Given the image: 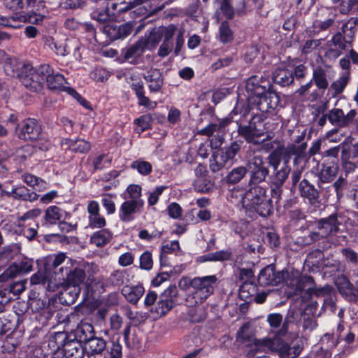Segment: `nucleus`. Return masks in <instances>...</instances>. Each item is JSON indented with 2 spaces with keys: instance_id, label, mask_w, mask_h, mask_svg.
Returning <instances> with one entry per match:
<instances>
[{
  "instance_id": "1",
  "label": "nucleus",
  "mask_w": 358,
  "mask_h": 358,
  "mask_svg": "<svg viewBox=\"0 0 358 358\" xmlns=\"http://www.w3.org/2000/svg\"><path fill=\"white\" fill-rule=\"evenodd\" d=\"M248 106L256 108L262 113H269L276 109L280 103L279 94L272 90L268 81L257 76L250 77L245 84Z\"/></svg>"
},
{
  "instance_id": "2",
  "label": "nucleus",
  "mask_w": 358,
  "mask_h": 358,
  "mask_svg": "<svg viewBox=\"0 0 358 358\" xmlns=\"http://www.w3.org/2000/svg\"><path fill=\"white\" fill-rule=\"evenodd\" d=\"M108 6H104L101 10H96L91 13L92 19L101 23H106L103 28V33L110 41L124 40L129 36L134 29L136 23L129 21L122 24L115 22H108L110 19Z\"/></svg>"
},
{
  "instance_id": "3",
  "label": "nucleus",
  "mask_w": 358,
  "mask_h": 358,
  "mask_svg": "<svg viewBox=\"0 0 358 358\" xmlns=\"http://www.w3.org/2000/svg\"><path fill=\"white\" fill-rule=\"evenodd\" d=\"M265 119L262 114H251L245 110L238 120H235L238 136L249 144L258 145V138L263 135L260 128Z\"/></svg>"
},
{
  "instance_id": "4",
  "label": "nucleus",
  "mask_w": 358,
  "mask_h": 358,
  "mask_svg": "<svg viewBox=\"0 0 358 358\" xmlns=\"http://www.w3.org/2000/svg\"><path fill=\"white\" fill-rule=\"evenodd\" d=\"M341 224L336 213L331 214L327 217L316 220L312 224L313 231H310L307 236L301 238V241H299V238L298 243L308 245L331 234H336L340 231Z\"/></svg>"
},
{
  "instance_id": "5",
  "label": "nucleus",
  "mask_w": 358,
  "mask_h": 358,
  "mask_svg": "<svg viewBox=\"0 0 358 358\" xmlns=\"http://www.w3.org/2000/svg\"><path fill=\"white\" fill-rule=\"evenodd\" d=\"M217 280L215 275L194 278L192 290L186 298L189 306H194L203 303L213 294Z\"/></svg>"
},
{
  "instance_id": "6",
  "label": "nucleus",
  "mask_w": 358,
  "mask_h": 358,
  "mask_svg": "<svg viewBox=\"0 0 358 358\" xmlns=\"http://www.w3.org/2000/svg\"><path fill=\"white\" fill-rule=\"evenodd\" d=\"M45 66L46 64H43L34 68L31 63H24L19 69L17 77L27 90L38 93L44 87L45 72L42 71Z\"/></svg>"
},
{
  "instance_id": "7",
  "label": "nucleus",
  "mask_w": 358,
  "mask_h": 358,
  "mask_svg": "<svg viewBox=\"0 0 358 358\" xmlns=\"http://www.w3.org/2000/svg\"><path fill=\"white\" fill-rule=\"evenodd\" d=\"M243 141L236 139L218 150L214 151L210 159V169L213 173L220 171L227 163L236 161V157L240 152Z\"/></svg>"
},
{
  "instance_id": "8",
  "label": "nucleus",
  "mask_w": 358,
  "mask_h": 358,
  "mask_svg": "<svg viewBox=\"0 0 358 358\" xmlns=\"http://www.w3.org/2000/svg\"><path fill=\"white\" fill-rule=\"evenodd\" d=\"M76 260L68 259L66 266L59 268L61 276H58V280L62 281V284L80 288L86 278L85 269L76 266Z\"/></svg>"
},
{
  "instance_id": "9",
  "label": "nucleus",
  "mask_w": 358,
  "mask_h": 358,
  "mask_svg": "<svg viewBox=\"0 0 358 358\" xmlns=\"http://www.w3.org/2000/svg\"><path fill=\"white\" fill-rule=\"evenodd\" d=\"M42 72H45V81L47 88L50 91L56 94L66 92L69 94L70 90H73L64 76L55 71L51 65L46 64V66L43 68Z\"/></svg>"
},
{
  "instance_id": "10",
  "label": "nucleus",
  "mask_w": 358,
  "mask_h": 358,
  "mask_svg": "<svg viewBox=\"0 0 358 358\" xmlns=\"http://www.w3.org/2000/svg\"><path fill=\"white\" fill-rule=\"evenodd\" d=\"M318 248L313 250L306 255L304 265L310 272H318L328 266L329 258H324V251L331 247L330 243L324 239L318 244Z\"/></svg>"
},
{
  "instance_id": "11",
  "label": "nucleus",
  "mask_w": 358,
  "mask_h": 358,
  "mask_svg": "<svg viewBox=\"0 0 358 358\" xmlns=\"http://www.w3.org/2000/svg\"><path fill=\"white\" fill-rule=\"evenodd\" d=\"M250 179L248 184L260 185L269 176V169L266 162L261 155L254 156L248 164Z\"/></svg>"
},
{
  "instance_id": "12",
  "label": "nucleus",
  "mask_w": 358,
  "mask_h": 358,
  "mask_svg": "<svg viewBox=\"0 0 358 358\" xmlns=\"http://www.w3.org/2000/svg\"><path fill=\"white\" fill-rule=\"evenodd\" d=\"M178 295V287L176 285H170L159 296V301L151 311L156 313L159 316L166 315L175 306L176 300Z\"/></svg>"
},
{
  "instance_id": "13",
  "label": "nucleus",
  "mask_w": 358,
  "mask_h": 358,
  "mask_svg": "<svg viewBox=\"0 0 358 358\" xmlns=\"http://www.w3.org/2000/svg\"><path fill=\"white\" fill-rule=\"evenodd\" d=\"M16 132L20 139L33 142L41 135L42 126L35 118L29 117L17 124Z\"/></svg>"
},
{
  "instance_id": "14",
  "label": "nucleus",
  "mask_w": 358,
  "mask_h": 358,
  "mask_svg": "<svg viewBox=\"0 0 358 358\" xmlns=\"http://www.w3.org/2000/svg\"><path fill=\"white\" fill-rule=\"evenodd\" d=\"M298 194L303 201L314 207H319L322 202L320 191L308 179L303 178L297 187Z\"/></svg>"
},
{
  "instance_id": "15",
  "label": "nucleus",
  "mask_w": 358,
  "mask_h": 358,
  "mask_svg": "<svg viewBox=\"0 0 358 358\" xmlns=\"http://www.w3.org/2000/svg\"><path fill=\"white\" fill-rule=\"evenodd\" d=\"M291 167L282 166L280 169L273 171L270 176V192L271 196L278 202L281 199L283 192V185L290 174Z\"/></svg>"
},
{
  "instance_id": "16",
  "label": "nucleus",
  "mask_w": 358,
  "mask_h": 358,
  "mask_svg": "<svg viewBox=\"0 0 358 358\" xmlns=\"http://www.w3.org/2000/svg\"><path fill=\"white\" fill-rule=\"evenodd\" d=\"M34 260L27 257H22L18 262L11 264L1 275L0 282L7 281L10 278H15L17 275L26 274L33 271Z\"/></svg>"
},
{
  "instance_id": "17",
  "label": "nucleus",
  "mask_w": 358,
  "mask_h": 358,
  "mask_svg": "<svg viewBox=\"0 0 358 358\" xmlns=\"http://www.w3.org/2000/svg\"><path fill=\"white\" fill-rule=\"evenodd\" d=\"M71 335L66 331L48 332L43 348H48L47 354L56 355L63 351Z\"/></svg>"
},
{
  "instance_id": "18",
  "label": "nucleus",
  "mask_w": 358,
  "mask_h": 358,
  "mask_svg": "<svg viewBox=\"0 0 358 358\" xmlns=\"http://www.w3.org/2000/svg\"><path fill=\"white\" fill-rule=\"evenodd\" d=\"M285 275H288L287 272L277 271L274 264H269L261 269L257 281L262 287L274 286L282 282Z\"/></svg>"
},
{
  "instance_id": "19",
  "label": "nucleus",
  "mask_w": 358,
  "mask_h": 358,
  "mask_svg": "<svg viewBox=\"0 0 358 358\" xmlns=\"http://www.w3.org/2000/svg\"><path fill=\"white\" fill-rule=\"evenodd\" d=\"M338 171V164L328 159L322 160L318 171L315 174L317 178L316 181L317 187L322 189L324 184L332 182L336 178Z\"/></svg>"
},
{
  "instance_id": "20",
  "label": "nucleus",
  "mask_w": 358,
  "mask_h": 358,
  "mask_svg": "<svg viewBox=\"0 0 358 358\" xmlns=\"http://www.w3.org/2000/svg\"><path fill=\"white\" fill-rule=\"evenodd\" d=\"M147 50L138 38L134 43L121 49L120 59L122 62H128L130 64L137 65L142 60L143 53Z\"/></svg>"
},
{
  "instance_id": "21",
  "label": "nucleus",
  "mask_w": 358,
  "mask_h": 358,
  "mask_svg": "<svg viewBox=\"0 0 358 358\" xmlns=\"http://www.w3.org/2000/svg\"><path fill=\"white\" fill-rule=\"evenodd\" d=\"M312 81L317 87V89L314 90L310 94L309 99L313 102L320 99L329 87V81L325 70L321 66H317L313 69Z\"/></svg>"
},
{
  "instance_id": "22",
  "label": "nucleus",
  "mask_w": 358,
  "mask_h": 358,
  "mask_svg": "<svg viewBox=\"0 0 358 358\" xmlns=\"http://www.w3.org/2000/svg\"><path fill=\"white\" fill-rule=\"evenodd\" d=\"M307 148V143H302L300 145L294 143L288 144L286 148H283L282 160L283 164L282 166L290 167L289 166L292 156H294L293 159L294 165H297L301 159L306 157V150Z\"/></svg>"
},
{
  "instance_id": "23",
  "label": "nucleus",
  "mask_w": 358,
  "mask_h": 358,
  "mask_svg": "<svg viewBox=\"0 0 358 358\" xmlns=\"http://www.w3.org/2000/svg\"><path fill=\"white\" fill-rule=\"evenodd\" d=\"M61 145L66 146L65 150L73 153L86 154L92 148L91 143L84 138L77 137L76 138H64Z\"/></svg>"
},
{
  "instance_id": "24",
  "label": "nucleus",
  "mask_w": 358,
  "mask_h": 358,
  "mask_svg": "<svg viewBox=\"0 0 358 358\" xmlns=\"http://www.w3.org/2000/svg\"><path fill=\"white\" fill-rule=\"evenodd\" d=\"M273 82L280 87H288L294 83V77L291 72L290 66L282 64L272 73Z\"/></svg>"
},
{
  "instance_id": "25",
  "label": "nucleus",
  "mask_w": 358,
  "mask_h": 358,
  "mask_svg": "<svg viewBox=\"0 0 358 358\" xmlns=\"http://www.w3.org/2000/svg\"><path fill=\"white\" fill-rule=\"evenodd\" d=\"M335 285L339 293L348 301L356 302L358 296L355 294L353 284L350 281L348 277L344 275L338 276L336 279Z\"/></svg>"
},
{
  "instance_id": "26",
  "label": "nucleus",
  "mask_w": 358,
  "mask_h": 358,
  "mask_svg": "<svg viewBox=\"0 0 358 358\" xmlns=\"http://www.w3.org/2000/svg\"><path fill=\"white\" fill-rule=\"evenodd\" d=\"M248 189L245 192L244 199L246 203V208H248L254 203H257L258 201L268 195V189L265 186L261 185L248 184Z\"/></svg>"
},
{
  "instance_id": "27",
  "label": "nucleus",
  "mask_w": 358,
  "mask_h": 358,
  "mask_svg": "<svg viewBox=\"0 0 358 358\" xmlns=\"http://www.w3.org/2000/svg\"><path fill=\"white\" fill-rule=\"evenodd\" d=\"M273 199L271 194H268L258 201L257 203H254L247 209L255 212L262 217L267 218L273 213L274 206Z\"/></svg>"
},
{
  "instance_id": "28",
  "label": "nucleus",
  "mask_w": 358,
  "mask_h": 358,
  "mask_svg": "<svg viewBox=\"0 0 358 358\" xmlns=\"http://www.w3.org/2000/svg\"><path fill=\"white\" fill-rule=\"evenodd\" d=\"M139 39L146 50H154L162 41L159 27H149L145 32L144 36H141Z\"/></svg>"
},
{
  "instance_id": "29",
  "label": "nucleus",
  "mask_w": 358,
  "mask_h": 358,
  "mask_svg": "<svg viewBox=\"0 0 358 358\" xmlns=\"http://www.w3.org/2000/svg\"><path fill=\"white\" fill-rule=\"evenodd\" d=\"M303 316L302 309L296 306H290L287 310V315L285 317L284 322L282 323L281 329L279 330L278 334L285 336L288 332L289 326L290 324H298L301 322V317Z\"/></svg>"
},
{
  "instance_id": "30",
  "label": "nucleus",
  "mask_w": 358,
  "mask_h": 358,
  "mask_svg": "<svg viewBox=\"0 0 358 358\" xmlns=\"http://www.w3.org/2000/svg\"><path fill=\"white\" fill-rule=\"evenodd\" d=\"M68 259L70 258L68 257L65 253L59 252L44 259L43 264L46 267L48 271H50L52 276L55 275V280H58V276H61V275H59V273H60V270L58 267L63 263L66 264Z\"/></svg>"
},
{
  "instance_id": "31",
  "label": "nucleus",
  "mask_w": 358,
  "mask_h": 358,
  "mask_svg": "<svg viewBox=\"0 0 358 358\" xmlns=\"http://www.w3.org/2000/svg\"><path fill=\"white\" fill-rule=\"evenodd\" d=\"M130 87L138 99L137 103L139 106H143L148 109H153L156 107V102H152L149 97L145 96V91L143 81L138 80L137 82L132 83Z\"/></svg>"
},
{
  "instance_id": "32",
  "label": "nucleus",
  "mask_w": 358,
  "mask_h": 358,
  "mask_svg": "<svg viewBox=\"0 0 358 358\" xmlns=\"http://www.w3.org/2000/svg\"><path fill=\"white\" fill-rule=\"evenodd\" d=\"M73 333V338L83 345L85 344L90 337L96 334L93 325L83 321L77 325Z\"/></svg>"
},
{
  "instance_id": "33",
  "label": "nucleus",
  "mask_w": 358,
  "mask_h": 358,
  "mask_svg": "<svg viewBox=\"0 0 358 358\" xmlns=\"http://www.w3.org/2000/svg\"><path fill=\"white\" fill-rule=\"evenodd\" d=\"M80 288L64 284L63 289L58 295L59 302L64 306H71L78 299Z\"/></svg>"
},
{
  "instance_id": "34",
  "label": "nucleus",
  "mask_w": 358,
  "mask_h": 358,
  "mask_svg": "<svg viewBox=\"0 0 358 358\" xmlns=\"http://www.w3.org/2000/svg\"><path fill=\"white\" fill-rule=\"evenodd\" d=\"M62 352L69 358H83L86 354L84 345L73 339L71 335Z\"/></svg>"
},
{
  "instance_id": "35",
  "label": "nucleus",
  "mask_w": 358,
  "mask_h": 358,
  "mask_svg": "<svg viewBox=\"0 0 358 358\" xmlns=\"http://www.w3.org/2000/svg\"><path fill=\"white\" fill-rule=\"evenodd\" d=\"M287 277L289 279L287 280L286 283L288 286L292 287L296 294L306 291L308 285L312 286L314 284V278L311 275H299L292 278L288 274Z\"/></svg>"
},
{
  "instance_id": "36",
  "label": "nucleus",
  "mask_w": 358,
  "mask_h": 358,
  "mask_svg": "<svg viewBox=\"0 0 358 358\" xmlns=\"http://www.w3.org/2000/svg\"><path fill=\"white\" fill-rule=\"evenodd\" d=\"M334 289L333 286L327 284L323 287H317L314 282L312 286L306 289L304 295L302 296V300L305 301L306 297H308V299H313V296L322 298V299H324L326 296L329 295L330 292L333 293Z\"/></svg>"
},
{
  "instance_id": "37",
  "label": "nucleus",
  "mask_w": 358,
  "mask_h": 358,
  "mask_svg": "<svg viewBox=\"0 0 358 358\" xmlns=\"http://www.w3.org/2000/svg\"><path fill=\"white\" fill-rule=\"evenodd\" d=\"M145 293V289L142 285L135 286L126 285L122 287L121 294L131 304L136 305Z\"/></svg>"
},
{
  "instance_id": "38",
  "label": "nucleus",
  "mask_w": 358,
  "mask_h": 358,
  "mask_svg": "<svg viewBox=\"0 0 358 358\" xmlns=\"http://www.w3.org/2000/svg\"><path fill=\"white\" fill-rule=\"evenodd\" d=\"M64 211L57 206H50L45 210L43 225L50 226L57 224L63 219Z\"/></svg>"
},
{
  "instance_id": "39",
  "label": "nucleus",
  "mask_w": 358,
  "mask_h": 358,
  "mask_svg": "<svg viewBox=\"0 0 358 358\" xmlns=\"http://www.w3.org/2000/svg\"><path fill=\"white\" fill-rule=\"evenodd\" d=\"M5 285L2 290H0V296H5L6 293H12L14 295L20 294L26 288L27 280H14V278H10L4 281Z\"/></svg>"
},
{
  "instance_id": "40",
  "label": "nucleus",
  "mask_w": 358,
  "mask_h": 358,
  "mask_svg": "<svg viewBox=\"0 0 358 358\" xmlns=\"http://www.w3.org/2000/svg\"><path fill=\"white\" fill-rule=\"evenodd\" d=\"M138 213L136 209L135 203L129 200L124 201L119 209V219L122 222H131L134 220V214Z\"/></svg>"
},
{
  "instance_id": "41",
  "label": "nucleus",
  "mask_w": 358,
  "mask_h": 358,
  "mask_svg": "<svg viewBox=\"0 0 358 358\" xmlns=\"http://www.w3.org/2000/svg\"><path fill=\"white\" fill-rule=\"evenodd\" d=\"M262 344L271 351L278 352L280 358H284L285 354H287L290 350V346L284 341L278 338L264 339Z\"/></svg>"
},
{
  "instance_id": "42",
  "label": "nucleus",
  "mask_w": 358,
  "mask_h": 358,
  "mask_svg": "<svg viewBox=\"0 0 358 358\" xmlns=\"http://www.w3.org/2000/svg\"><path fill=\"white\" fill-rule=\"evenodd\" d=\"M11 193L13 194V199L24 201L33 202L36 201L39 195L25 186H20L13 188Z\"/></svg>"
},
{
  "instance_id": "43",
  "label": "nucleus",
  "mask_w": 358,
  "mask_h": 358,
  "mask_svg": "<svg viewBox=\"0 0 358 358\" xmlns=\"http://www.w3.org/2000/svg\"><path fill=\"white\" fill-rule=\"evenodd\" d=\"M258 290L256 282H243L239 287L238 297L246 303H252V298Z\"/></svg>"
},
{
  "instance_id": "44",
  "label": "nucleus",
  "mask_w": 358,
  "mask_h": 358,
  "mask_svg": "<svg viewBox=\"0 0 358 358\" xmlns=\"http://www.w3.org/2000/svg\"><path fill=\"white\" fill-rule=\"evenodd\" d=\"M145 80L148 82V88L150 92H158L161 90L164 85V78L162 73L155 70L144 77Z\"/></svg>"
},
{
  "instance_id": "45",
  "label": "nucleus",
  "mask_w": 358,
  "mask_h": 358,
  "mask_svg": "<svg viewBox=\"0 0 358 358\" xmlns=\"http://www.w3.org/2000/svg\"><path fill=\"white\" fill-rule=\"evenodd\" d=\"M328 120L335 128L348 127L345 119V113L341 108H332L328 111Z\"/></svg>"
},
{
  "instance_id": "46",
  "label": "nucleus",
  "mask_w": 358,
  "mask_h": 358,
  "mask_svg": "<svg viewBox=\"0 0 358 358\" xmlns=\"http://www.w3.org/2000/svg\"><path fill=\"white\" fill-rule=\"evenodd\" d=\"M54 278L45 266L43 264L42 267H40L37 272L34 273L30 278V283L33 285H43L48 283L50 278Z\"/></svg>"
},
{
  "instance_id": "47",
  "label": "nucleus",
  "mask_w": 358,
  "mask_h": 358,
  "mask_svg": "<svg viewBox=\"0 0 358 358\" xmlns=\"http://www.w3.org/2000/svg\"><path fill=\"white\" fill-rule=\"evenodd\" d=\"M248 173L246 167L240 166L234 168L224 178V182L229 185H234L239 182Z\"/></svg>"
},
{
  "instance_id": "48",
  "label": "nucleus",
  "mask_w": 358,
  "mask_h": 358,
  "mask_svg": "<svg viewBox=\"0 0 358 358\" xmlns=\"http://www.w3.org/2000/svg\"><path fill=\"white\" fill-rule=\"evenodd\" d=\"M112 238V234L108 229H102L101 230L93 233L90 238L91 243L95 244L97 247L106 245Z\"/></svg>"
},
{
  "instance_id": "49",
  "label": "nucleus",
  "mask_w": 358,
  "mask_h": 358,
  "mask_svg": "<svg viewBox=\"0 0 358 358\" xmlns=\"http://www.w3.org/2000/svg\"><path fill=\"white\" fill-rule=\"evenodd\" d=\"M22 180L27 185L31 187H36V189L38 191H42L47 188V182L45 180L31 173H24L22 176Z\"/></svg>"
},
{
  "instance_id": "50",
  "label": "nucleus",
  "mask_w": 358,
  "mask_h": 358,
  "mask_svg": "<svg viewBox=\"0 0 358 358\" xmlns=\"http://www.w3.org/2000/svg\"><path fill=\"white\" fill-rule=\"evenodd\" d=\"M353 183H349L343 176H340L329 187L334 189L336 198L341 200L349 191V187Z\"/></svg>"
},
{
  "instance_id": "51",
  "label": "nucleus",
  "mask_w": 358,
  "mask_h": 358,
  "mask_svg": "<svg viewBox=\"0 0 358 358\" xmlns=\"http://www.w3.org/2000/svg\"><path fill=\"white\" fill-rule=\"evenodd\" d=\"M357 22L358 20L357 18L351 17L342 25L341 33L350 43L353 41L355 36V34L357 31Z\"/></svg>"
},
{
  "instance_id": "52",
  "label": "nucleus",
  "mask_w": 358,
  "mask_h": 358,
  "mask_svg": "<svg viewBox=\"0 0 358 358\" xmlns=\"http://www.w3.org/2000/svg\"><path fill=\"white\" fill-rule=\"evenodd\" d=\"M350 80V72H345L341 76L331 84L332 90V97H336L343 93Z\"/></svg>"
},
{
  "instance_id": "53",
  "label": "nucleus",
  "mask_w": 358,
  "mask_h": 358,
  "mask_svg": "<svg viewBox=\"0 0 358 358\" xmlns=\"http://www.w3.org/2000/svg\"><path fill=\"white\" fill-rule=\"evenodd\" d=\"M153 122L152 115L150 113L144 114L134 120V124L137 126L136 132L141 134L150 129Z\"/></svg>"
},
{
  "instance_id": "54",
  "label": "nucleus",
  "mask_w": 358,
  "mask_h": 358,
  "mask_svg": "<svg viewBox=\"0 0 358 358\" xmlns=\"http://www.w3.org/2000/svg\"><path fill=\"white\" fill-rule=\"evenodd\" d=\"M234 40V32L227 20L221 22L219 27V41L223 44H227Z\"/></svg>"
},
{
  "instance_id": "55",
  "label": "nucleus",
  "mask_w": 358,
  "mask_h": 358,
  "mask_svg": "<svg viewBox=\"0 0 358 358\" xmlns=\"http://www.w3.org/2000/svg\"><path fill=\"white\" fill-rule=\"evenodd\" d=\"M19 18L20 24H22V22H24L38 25L43 23L45 15L36 12H19Z\"/></svg>"
},
{
  "instance_id": "56",
  "label": "nucleus",
  "mask_w": 358,
  "mask_h": 358,
  "mask_svg": "<svg viewBox=\"0 0 358 358\" xmlns=\"http://www.w3.org/2000/svg\"><path fill=\"white\" fill-rule=\"evenodd\" d=\"M193 187L196 192L208 194L213 191V183L205 177L197 178L193 182Z\"/></svg>"
},
{
  "instance_id": "57",
  "label": "nucleus",
  "mask_w": 358,
  "mask_h": 358,
  "mask_svg": "<svg viewBox=\"0 0 358 358\" xmlns=\"http://www.w3.org/2000/svg\"><path fill=\"white\" fill-rule=\"evenodd\" d=\"M283 146H278L270 152L267 157V165L271 166L273 171L278 169L282 161Z\"/></svg>"
},
{
  "instance_id": "58",
  "label": "nucleus",
  "mask_w": 358,
  "mask_h": 358,
  "mask_svg": "<svg viewBox=\"0 0 358 358\" xmlns=\"http://www.w3.org/2000/svg\"><path fill=\"white\" fill-rule=\"evenodd\" d=\"M34 3V0H3V5L7 9L16 12L27 8Z\"/></svg>"
},
{
  "instance_id": "59",
  "label": "nucleus",
  "mask_w": 358,
  "mask_h": 358,
  "mask_svg": "<svg viewBox=\"0 0 358 358\" xmlns=\"http://www.w3.org/2000/svg\"><path fill=\"white\" fill-rule=\"evenodd\" d=\"M131 169H136L138 173L143 176H148L152 171V164L142 159H136L130 165Z\"/></svg>"
},
{
  "instance_id": "60",
  "label": "nucleus",
  "mask_w": 358,
  "mask_h": 358,
  "mask_svg": "<svg viewBox=\"0 0 358 358\" xmlns=\"http://www.w3.org/2000/svg\"><path fill=\"white\" fill-rule=\"evenodd\" d=\"M19 12H15L8 17L0 15V26L13 29H20L22 24H20Z\"/></svg>"
},
{
  "instance_id": "61",
  "label": "nucleus",
  "mask_w": 358,
  "mask_h": 358,
  "mask_svg": "<svg viewBox=\"0 0 358 358\" xmlns=\"http://www.w3.org/2000/svg\"><path fill=\"white\" fill-rule=\"evenodd\" d=\"M48 332L47 329L43 327H35L30 332L29 339L31 340V343L36 344H43L45 340H46V336Z\"/></svg>"
},
{
  "instance_id": "62",
  "label": "nucleus",
  "mask_w": 358,
  "mask_h": 358,
  "mask_svg": "<svg viewBox=\"0 0 358 358\" xmlns=\"http://www.w3.org/2000/svg\"><path fill=\"white\" fill-rule=\"evenodd\" d=\"M16 327V321L14 317L8 315L0 317V335L6 334L7 332L13 330Z\"/></svg>"
},
{
  "instance_id": "63",
  "label": "nucleus",
  "mask_w": 358,
  "mask_h": 358,
  "mask_svg": "<svg viewBox=\"0 0 358 358\" xmlns=\"http://www.w3.org/2000/svg\"><path fill=\"white\" fill-rule=\"evenodd\" d=\"M111 73L106 68L102 66H96L90 73V78L96 82L104 83L108 80Z\"/></svg>"
},
{
  "instance_id": "64",
  "label": "nucleus",
  "mask_w": 358,
  "mask_h": 358,
  "mask_svg": "<svg viewBox=\"0 0 358 358\" xmlns=\"http://www.w3.org/2000/svg\"><path fill=\"white\" fill-rule=\"evenodd\" d=\"M343 146V143H340L339 145L332 147L329 149H327L323 152V161L325 159L329 160V162H333L336 164H339V158L338 155L341 152V147Z\"/></svg>"
}]
</instances>
